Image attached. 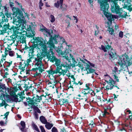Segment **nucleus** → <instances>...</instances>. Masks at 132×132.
<instances>
[{"mask_svg": "<svg viewBox=\"0 0 132 132\" xmlns=\"http://www.w3.org/2000/svg\"><path fill=\"white\" fill-rule=\"evenodd\" d=\"M86 90H84V89L83 90H82V93L85 95H86L87 94H89L90 93V92H86Z\"/></svg>", "mask_w": 132, "mask_h": 132, "instance_id": "obj_48", "label": "nucleus"}, {"mask_svg": "<svg viewBox=\"0 0 132 132\" xmlns=\"http://www.w3.org/2000/svg\"><path fill=\"white\" fill-rule=\"evenodd\" d=\"M34 115L35 119H37L38 118V114L37 112H34Z\"/></svg>", "mask_w": 132, "mask_h": 132, "instance_id": "obj_49", "label": "nucleus"}, {"mask_svg": "<svg viewBox=\"0 0 132 132\" xmlns=\"http://www.w3.org/2000/svg\"><path fill=\"white\" fill-rule=\"evenodd\" d=\"M87 71V73H93L94 71V70L92 69L88 68L86 69Z\"/></svg>", "mask_w": 132, "mask_h": 132, "instance_id": "obj_35", "label": "nucleus"}, {"mask_svg": "<svg viewBox=\"0 0 132 132\" xmlns=\"http://www.w3.org/2000/svg\"><path fill=\"white\" fill-rule=\"evenodd\" d=\"M32 126L34 129L35 130L38 132H40V131L38 128L35 123H32Z\"/></svg>", "mask_w": 132, "mask_h": 132, "instance_id": "obj_33", "label": "nucleus"}, {"mask_svg": "<svg viewBox=\"0 0 132 132\" xmlns=\"http://www.w3.org/2000/svg\"><path fill=\"white\" fill-rule=\"evenodd\" d=\"M114 79L116 81L118 82L119 81V79L118 76H117L115 75H114Z\"/></svg>", "mask_w": 132, "mask_h": 132, "instance_id": "obj_54", "label": "nucleus"}, {"mask_svg": "<svg viewBox=\"0 0 132 132\" xmlns=\"http://www.w3.org/2000/svg\"><path fill=\"white\" fill-rule=\"evenodd\" d=\"M70 77H71V78L73 80V82H74L73 84H75L76 85H78V83H76L75 82V78H74V77L73 76V75H72L71 76H70Z\"/></svg>", "mask_w": 132, "mask_h": 132, "instance_id": "obj_52", "label": "nucleus"}, {"mask_svg": "<svg viewBox=\"0 0 132 132\" xmlns=\"http://www.w3.org/2000/svg\"><path fill=\"white\" fill-rule=\"evenodd\" d=\"M20 123L22 127L20 128V130L24 132V129L26 127L25 122L23 121H21Z\"/></svg>", "mask_w": 132, "mask_h": 132, "instance_id": "obj_29", "label": "nucleus"}, {"mask_svg": "<svg viewBox=\"0 0 132 132\" xmlns=\"http://www.w3.org/2000/svg\"><path fill=\"white\" fill-rule=\"evenodd\" d=\"M55 61V65L57 67H59L61 65V61L59 59H57L55 57V59L53 60L54 61Z\"/></svg>", "mask_w": 132, "mask_h": 132, "instance_id": "obj_23", "label": "nucleus"}, {"mask_svg": "<svg viewBox=\"0 0 132 132\" xmlns=\"http://www.w3.org/2000/svg\"><path fill=\"white\" fill-rule=\"evenodd\" d=\"M90 86L89 84H86V88L84 89V90H88V92H90V91H92L91 88L90 87Z\"/></svg>", "mask_w": 132, "mask_h": 132, "instance_id": "obj_31", "label": "nucleus"}, {"mask_svg": "<svg viewBox=\"0 0 132 132\" xmlns=\"http://www.w3.org/2000/svg\"><path fill=\"white\" fill-rule=\"evenodd\" d=\"M70 77H71V78L73 80V82H74L73 84H75L76 85H78V83H76L75 82V78H74V77L73 76V75H72L71 76H70Z\"/></svg>", "mask_w": 132, "mask_h": 132, "instance_id": "obj_51", "label": "nucleus"}, {"mask_svg": "<svg viewBox=\"0 0 132 132\" xmlns=\"http://www.w3.org/2000/svg\"><path fill=\"white\" fill-rule=\"evenodd\" d=\"M39 119L41 122L44 124L46 123L47 122L46 119H45V117L43 116H40Z\"/></svg>", "mask_w": 132, "mask_h": 132, "instance_id": "obj_28", "label": "nucleus"}, {"mask_svg": "<svg viewBox=\"0 0 132 132\" xmlns=\"http://www.w3.org/2000/svg\"><path fill=\"white\" fill-rule=\"evenodd\" d=\"M24 83H25L24 86V87L25 88V90H29L30 89V87H31L30 85L29 84H28V85L26 83H27V81H26Z\"/></svg>", "mask_w": 132, "mask_h": 132, "instance_id": "obj_32", "label": "nucleus"}, {"mask_svg": "<svg viewBox=\"0 0 132 132\" xmlns=\"http://www.w3.org/2000/svg\"><path fill=\"white\" fill-rule=\"evenodd\" d=\"M70 77H71V78L73 80V82H74L73 84H75L76 85H78V83H76L75 82V78H74V77L73 76V75H72L71 76H70Z\"/></svg>", "mask_w": 132, "mask_h": 132, "instance_id": "obj_50", "label": "nucleus"}, {"mask_svg": "<svg viewBox=\"0 0 132 132\" xmlns=\"http://www.w3.org/2000/svg\"><path fill=\"white\" fill-rule=\"evenodd\" d=\"M63 0L57 1L56 3L54 4L55 6L57 8H59V6H60V7H62L63 5Z\"/></svg>", "mask_w": 132, "mask_h": 132, "instance_id": "obj_17", "label": "nucleus"}, {"mask_svg": "<svg viewBox=\"0 0 132 132\" xmlns=\"http://www.w3.org/2000/svg\"><path fill=\"white\" fill-rule=\"evenodd\" d=\"M95 125V124H94V122H93V120L92 121V122L90 123H89V128H92L94 127Z\"/></svg>", "mask_w": 132, "mask_h": 132, "instance_id": "obj_42", "label": "nucleus"}, {"mask_svg": "<svg viewBox=\"0 0 132 132\" xmlns=\"http://www.w3.org/2000/svg\"><path fill=\"white\" fill-rule=\"evenodd\" d=\"M9 27V25L8 23V24L5 23V25H4L3 26V27H2V30H1L3 32L5 33L6 32V30L8 29Z\"/></svg>", "mask_w": 132, "mask_h": 132, "instance_id": "obj_25", "label": "nucleus"}, {"mask_svg": "<svg viewBox=\"0 0 132 132\" xmlns=\"http://www.w3.org/2000/svg\"><path fill=\"white\" fill-rule=\"evenodd\" d=\"M40 30L41 31L46 33L47 35H48L51 36L50 31L46 28H45L44 29H42Z\"/></svg>", "mask_w": 132, "mask_h": 132, "instance_id": "obj_24", "label": "nucleus"}, {"mask_svg": "<svg viewBox=\"0 0 132 132\" xmlns=\"http://www.w3.org/2000/svg\"><path fill=\"white\" fill-rule=\"evenodd\" d=\"M28 102L29 104H30L32 105H34L35 103H36V102H35V100H33V98L32 100V99H29Z\"/></svg>", "mask_w": 132, "mask_h": 132, "instance_id": "obj_36", "label": "nucleus"}, {"mask_svg": "<svg viewBox=\"0 0 132 132\" xmlns=\"http://www.w3.org/2000/svg\"><path fill=\"white\" fill-rule=\"evenodd\" d=\"M45 124V127L48 130L50 129L53 126V124L47 122Z\"/></svg>", "mask_w": 132, "mask_h": 132, "instance_id": "obj_21", "label": "nucleus"}, {"mask_svg": "<svg viewBox=\"0 0 132 132\" xmlns=\"http://www.w3.org/2000/svg\"><path fill=\"white\" fill-rule=\"evenodd\" d=\"M6 66L7 67H9L12 64V62L11 61L10 62H6Z\"/></svg>", "mask_w": 132, "mask_h": 132, "instance_id": "obj_59", "label": "nucleus"}, {"mask_svg": "<svg viewBox=\"0 0 132 132\" xmlns=\"http://www.w3.org/2000/svg\"><path fill=\"white\" fill-rule=\"evenodd\" d=\"M36 42L38 43V44L35 45V47L38 49L40 53L43 55L46 56L48 59L51 61L53 62V60L55 59L54 53L51 50L50 51H47L46 44L47 41L45 39L44 40L42 38H38L36 40Z\"/></svg>", "mask_w": 132, "mask_h": 132, "instance_id": "obj_1", "label": "nucleus"}, {"mask_svg": "<svg viewBox=\"0 0 132 132\" xmlns=\"http://www.w3.org/2000/svg\"><path fill=\"white\" fill-rule=\"evenodd\" d=\"M16 23L17 26L16 28V30L14 31L15 34H21L22 33L26 31V21H24L17 22Z\"/></svg>", "mask_w": 132, "mask_h": 132, "instance_id": "obj_6", "label": "nucleus"}, {"mask_svg": "<svg viewBox=\"0 0 132 132\" xmlns=\"http://www.w3.org/2000/svg\"><path fill=\"white\" fill-rule=\"evenodd\" d=\"M131 59L126 54L119 56L117 62L120 65H126L129 66L132 64L130 62Z\"/></svg>", "mask_w": 132, "mask_h": 132, "instance_id": "obj_4", "label": "nucleus"}, {"mask_svg": "<svg viewBox=\"0 0 132 132\" xmlns=\"http://www.w3.org/2000/svg\"><path fill=\"white\" fill-rule=\"evenodd\" d=\"M0 89H1L0 91L1 93L3 95L0 96V100H2L3 97L7 94H8V92L10 90L9 89V88H6L4 84H0Z\"/></svg>", "mask_w": 132, "mask_h": 132, "instance_id": "obj_10", "label": "nucleus"}, {"mask_svg": "<svg viewBox=\"0 0 132 132\" xmlns=\"http://www.w3.org/2000/svg\"><path fill=\"white\" fill-rule=\"evenodd\" d=\"M8 105V104L4 101H3L2 103H0V106H1L5 105L7 106Z\"/></svg>", "mask_w": 132, "mask_h": 132, "instance_id": "obj_41", "label": "nucleus"}, {"mask_svg": "<svg viewBox=\"0 0 132 132\" xmlns=\"http://www.w3.org/2000/svg\"><path fill=\"white\" fill-rule=\"evenodd\" d=\"M17 57L20 58L21 61L19 63V65H27V64L25 63V61L21 59V55H18Z\"/></svg>", "mask_w": 132, "mask_h": 132, "instance_id": "obj_22", "label": "nucleus"}, {"mask_svg": "<svg viewBox=\"0 0 132 132\" xmlns=\"http://www.w3.org/2000/svg\"><path fill=\"white\" fill-rule=\"evenodd\" d=\"M66 69H62L60 70L59 72L58 73L60 74L61 75H64L66 74V73L68 71V68H65Z\"/></svg>", "mask_w": 132, "mask_h": 132, "instance_id": "obj_26", "label": "nucleus"}, {"mask_svg": "<svg viewBox=\"0 0 132 132\" xmlns=\"http://www.w3.org/2000/svg\"><path fill=\"white\" fill-rule=\"evenodd\" d=\"M109 55L111 58L114 59L117 55L116 51L114 49H111L110 51H109Z\"/></svg>", "mask_w": 132, "mask_h": 132, "instance_id": "obj_13", "label": "nucleus"}, {"mask_svg": "<svg viewBox=\"0 0 132 132\" xmlns=\"http://www.w3.org/2000/svg\"><path fill=\"white\" fill-rule=\"evenodd\" d=\"M59 70L58 69L57 67L56 69L54 70H50L48 71V73L51 75H53L54 74H57L59 72Z\"/></svg>", "mask_w": 132, "mask_h": 132, "instance_id": "obj_20", "label": "nucleus"}, {"mask_svg": "<svg viewBox=\"0 0 132 132\" xmlns=\"http://www.w3.org/2000/svg\"><path fill=\"white\" fill-rule=\"evenodd\" d=\"M62 67L65 68H68V65L66 62H65L64 63L63 62L61 64L60 66H59V67H57V68L59 70H59L60 71V70H61L62 69Z\"/></svg>", "mask_w": 132, "mask_h": 132, "instance_id": "obj_19", "label": "nucleus"}, {"mask_svg": "<svg viewBox=\"0 0 132 132\" xmlns=\"http://www.w3.org/2000/svg\"><path fill=\"white\" fill-rule=\"evenodd\" d=\"M32 108L33 109L34 112H38L39 113H41V111L35 105H32Z\"/></svg>", "mask_w": 132, "mask_h": 132, "instance_id": "obj_27", "label": "nucleus"}, {"mask_svg": "<svg viewBox=\"0 0 132 132\" xmlns=\"http://www.w3.org/2000/svg\"><path fill=\"white\" fill-rule=\"evenodd\" d=\"M78 66L79 67L80 69H82L83 68V64L82 63L80 62H78V64H77V66Z\"/></svg>", "mask_w": 132, "mask_h": 132, "instance_id": "obj_44", "label": "nucleus"}, {"mask_svg": "<svg viewBox=\"0 0 132 132\" xmlns=\"http://www.w3.org/2000/svg\"><path fill=\"white\" fill-rule=\"evenodd\" d=\"M12 85L14 86L15 84H16L17 83V82L15 78H13L12 79Z\"/></svg>", "mask_w": 132, "mask_h": 132, "instance_id": "obj_43", "label": "nucleus"}, {"mask_svg": "<svg viewBox=\"0 0 132 132\" xmlns=\"http://www.w3.org/2000/svg\"><path fill=\"white\" fill-rule=\"evenodd\" d=\"M122 1L123 2L125 0H114L113 2V4H112L111 10L113 13H115L119 16L122 18H126L127 16V13L123 11L121 8H120L116 2L117 1Z\"/></svg>", "mask_w": 132, "mask_h": 132, "instance_id": "obj_3", "label": "nucleus"}, {"mask_svg": "<svg viewBox=\"0 0 132 132\" xmlns=\"http://www.w3.org/2000/svg\"><path fill=\"white\" fill-rule=\"evenodd\" d=\"M6 56L4 55L3 54L2 56V59L1 60L4 61L6 59Z\"/></svg>", "mask_w": 132, "mask_h": 132, "instance_id": "obj_60", "label": "nucleus"}, {"mask_svg": "<svg viewBox=\"0 0 132 132\" xmlns=\"http://www.w3.org/2000/svg\"><path fill=\"white\" fill-rule=\"evenodd\" d=\"M12 10L13 12L14 20L15 22H17L26 21L22 13L20 12L19 9L13 7Z\"/></svg>", "mask_w": 132, "mask_h": 132, "instance_id": "obj_5", "label": "nucleus"}, {"mask_svg": "<svg viewBox=\"0 0 132 132\" xmlns=\"http://www.w3.org/2000/svg\"><path fill=\"white\" fill-rule=\"evenodd\" d=\"M108 30L109 31L110 34L111 35H112L114 32V30L113 29L112 27L108 28Z\"/></svg>", "mask_w": 132, "mask_h": 132, "instance_id": "obj_38", "label": "nucleus"}, {"mask_svg": "<svg viewBox=\"0 0 132 132\" xmlns=\"http://www.w3.org/2000/svg\"><path fill=\"white\" fill-rule=\"evenodd\" d=\"M69 48V46H67L66 47L67 49L65 51V52H62L61 49L59 48H57L55 49L56 51L58 53L59 55H63L65 54V53H69L71 51V50Z\"/></svg>", "mask_w": 132, "mask_h": 132, "instance_id": "obj_12", "label": "nucleus"}, {"mask_svg": "<svg viewBox=\"0 0 132 132\" xmlns=\"http://www.w3.org/2000/svg\"><path fill=\"white\" fill-rule=\"evenodd\" d=\"M9 89L10 90L8 92V94H10L11 95H13L14 94L15 92H17L18 90L17 88L16 87H14L13 88H10Z\"/></svg>", "mask_w": 132, "mask_h": 132, "instance_id": "obj_18", "label": "nucleus"}, {"mask_svg": "<svg viewBox=\"0 0 132 132\" xmlns=\"http://www.w3.org/2000/svg\"><path fill=\"white\" fill-rule=\"evenodd\" d=\"M42 55L39 54H37V57L35 58V65L36 66L37 68H33L32 70L36 72L34 74L35 76H39L43 71H44V66L42 61Z\"/></svg>", "mask_w": 132, "mask_h": 132, "instance_id": "obj_2", "label": "nucleus"}, {"mask_svg": "<svg viewBox=\"0 0 132 132\" xmlns=\"http://www.w3.org/2000/svg\"><path fill=\"white\" fill-rule=\"evenodd\" d=\"M40 128L41 129L42 132H46V131L44 129V127L42 126H40Z\"/></svg>", "mask_w": 132, "mask_h": 132, "instance_id": "obj_55", "label": "nucleus"}, {"mask_svg": "<svg viewBox=\"0 0 132 132\" xmlns=\"http://www.w3.org/2000/svg\"><path fill=\"white\" fill-rule=\"evenodd\" d=\"M108 0H98L100 4L101 10L102 11L105 15H106L108 12L109 5L107 3Z\"/></svg>", "mask_w": 132, "mask_h": 132, "instance_id": "obj_7", "label": "nucleus"}, {"mask_svg": "<svg viewBox=\"0 0 132 132\" xmlns=\"http://www.w3.org/2000/svg\"><path fill=\"white\" fill-rule=\"evenodd\" d=\"M118 72V68L116 67H115L114 68V70L113 71V72L116 73L117 72Z\"/></svg>", "mask_w": 132, "mask_h": 132, "instance_id": "obj_61", "label": "nucleus"}, {"mask_svg": "<svg viewBox=\"0 0 132 132\" xmlns=\"http://www.w3.org/2000/svg\"><path fill=\"white\" fill-rule=\"evenodd\" d=\"M67 7V6L65 5V7H63L62 6V7H60L61 9L63 11H65L66 10V8Z\"/></svg>", "mask_w": 132, "mask_h": 132, "instance_id": "obj_57", "label": "nucleus"}, {"mask_svg": "<svg viewBox=\"0 0 132 132\" xmlns=\"http://www.w3.org/2000/svg\"><path fill=\"white\" fill-rule=\"evenodd\" d=\"M5 63L4 61L0 60V67L4 66V63Z\"/></svg>", "mask_w": 132, "mask_h": 132, "instance_id": "obj_46", "label": "nucleus"}, {"mask_svg": "<svg viewBox=\"0 0 132 132\" xmlns=\"http://www.w3.org/2000/svg\"><path fill=\"white\" fill-rule=\"evenodd\" d=\"M45 96L43 95H41L40 96H38V95H36L35 96L33 97V100H35V102H39L40 101L42 100L43 98H45Z\"/></svg>", "mask_w": 132, "mask_h": 132, "instance_id": "obj_14", "label": "nucleus"}, {"mask_svg": "<svg viewBox=\"0 0 132 132\" xmlns=\"http://www.w3.org/2000/svg\"><path fill=\"white\" fill-rule=\"evenodd\" d=\"M50 20L52 23H53L55 21V19L54 16L53 15L51 14L50 15Z\"/></svg>", "mask_w": 132, "mask_h": 132, "instance_id": "obj_34", "label": "nucleus"}, {"mask_svg": "<svg viewBox=\"0 0 132 132\" xmlns=\"http://www.w3.org/2000/svg\"><path fill=\"white\" fill-rule=\"evenodd\" d=\"M32 56L31 55L30 56L29 58L27 59V60L26 61V62H27V63H26L27 64V65H28L30 62L31 61V60L32 59Z\"/></svg>", "mask_w": 132, "mask_h": 132, "instance_id": "obj_37", "label": "nucleus"}, {"mask_svg": "<svg viewBox=\"0 0 132 132\" xmlns=\"http://www.w3.org/2000/svg\"><path fill=\"white\" fill-rule=\"evenodd\" d=\"M112 23V21L111 20H109V21L106 23V26L108 28L111 27V26Z\"/></svg>", "mask_w": 132, "mask_h": 132, "instance_id": "obj_39", "label": "nucleus"}, {"mask_svg": "<svg viewBox=\"0 0 132 132\" xmlns=\"http://www.w3.org/2000/svg\"><path fill=\"white\" fill-rule=\"evenodd\" d=\"M72 62L73 63V64L75 66H77V62L75 60V58H72Z\"/></svg>", "mask_w": 132, "mask_h": 132, "instance_id": "obj_40", "label": "nucleus"}, {"mask_svg": "<svg viewBox=\"0 0 132 132\" xmlns=\"http://www.w3.org/2000/svg\"><path fill=\"white\" fill-rule=\"evenodd\" d=\"M9 51L7 49L5 48V54L4 55L6 56L8 54V52H9Z\"/></svg>", "mask_w": 132, "mask_h": 132, "instance_id": "obj_64", "label": "nucleus"}, {"mask_svg": "<svg viewBox=\"0 0 132 132\" xmlns=\"http://www.w3.org/2000/svg\"><path fill=\"white\" fill-rule=\"evenodd\" d=\"M42 38L41 37H39L36 38L34 40V42H35L36 43V44H34V45L32 46L31 47H28L25 44H26V39H25L24 38V39H23V42H24V43L25 45H24V46H23V47H22V49H23V50H27L28 49H29V50H30L31 52H34V49L35 48H36L37 49V50H38V49L37 48H36V47H35V45H37L38 44V42H36V39H37V38Z\"/></svg>", "mask_w": 132, "mask_h": 132, "instance_id": "obj_11", "label": "nucleus"}, {"mask_svg": "<svg viewBox=\"0 0 132 132\" xmlns=\"http://www.w3.org/2000/svg\"><path fill=\"white\" fill-rule=\"evenodd\" d=\"M105 16L107 17L108 20H111V21L114 19H116L117 18V16L116 15H112L111 14L108 13H107L106 15H105Z\"/></svg>", "mask_w": 132, "mask_h": 132, "instance_id": "obj_15", "label": "nucleus"}, {"mask_svg": "<svg viewBox=\"0 0 132 132\" xmlns=\"http://www.w3.org/2000/svg\"><path fill=\"white\" fill-rule=\"evenodd\" d=\"M67 53H65V55H62V57L64 58V59H65L66 60H69V57L66 54Z\"/></svg>", "mask_w": 132, "mask_h": 132, "instance_id": "obj_47", "label": "nucleus"}, {"mask_svg": "<svg viewBox=\"0 0 132 132\" xmlns=\"http://www.w3.org/2000/svg\"><path fill=\"white\" fill-rule=\"evenodd\" d=\"M51 38H50L49 41L48 42V43L46 44V45L48 44V47L50 48V49H52L53 48H55L54 44H56L57 43V40L58 38V36H55L53 38H52V35H51Z\"/></svg>", "mask_w": 132, "mask_h": 132, "instance_id": "obj_9", "label": "nucleus"}, {"mask_svg": "<svg viewBox=\"0 0 132 132\" xmlns=\"http://www.w3.org/2000/svg\"><path fill=\"white\" fill-rule=\"evenodd\" d=\"M27 66H28L27 65H19V68L21 70V72H23L25 70L26 67Z\"/></svg>", "mask_w": 132, "mask_h": 132, "instance_id": "obj_30", "label": "nucleus"}, {"mask_svg": "<svg viewBox=\"0 0 132 132\" xmlns=\"http://www.w3.org/2000/svg\"><path fill=\"white\" fill-rule=\"evenodd\" d=\"M119 37L121 38H122L123 36V33L122 31H120L119 34Z\"/></svg>", "mask_w": 132, "mask_h": 132, "instance_id": "obj_58", "label": "nucleus"}, {"mask_svg": "<svg viewBox=\"0 0 132 132\" xmlns=\"http://www.w3.org/2000/svg\"><path fill=\"white\" fill-rule=\"evenodd\" d=\"M87 62L88 63V64L90 65L92 67H94V64L90 62L89 61H87Z\"/></svg>", "mask_w": 132, "mask_h": 132, "instance_id": "obj_63", "label": "nucleus"}, {"mask_svg": "<svg viewBox=\"0 0 132 132\" xmlns=\"http://www.w3.org/2000/svg\"><path fill=\"white\" fill-rule=\"evenodd\" d=\"M62 101L63 103H66V102H68V101L67 99H62Z\"/></svg>", "mask_w": 132, "mask_h": 132, "instance_id": "obj_62", "label": "nucleus"}, {"mask_svg": "<svg viewBox=\"0 0 132 132\" xmlns=\"http://www.w3.org/2000/svg\"><path fill=\"white\" fill-rule=\"evenodd\" d=\"M105 80L106 82L108 84V85L106 87V89L108 90L111 89L114 86V81L108 75H105Z\"/></svg>", "mask_w": 132, "mask_h": 132, "instance_id": "obj_8", "label": "nucleus"}, {"mask_svg": "<svg viewBox=\"0 0 132 132\" xmlns=\"http://www.w3.org/2000/svg\"><path fill=\"white\" fill-rule=\"evenodd\" d=\"M9 55L11 56H14V52L12 51H9Z\"/></svg>", "mask_w": 132, "mask_h": 132, "instance_id": "obj_45", "label": "nucleus"}, {"mask_svg": "<svg viewBox=\"0 0 132 132\" xmlns=\"http://www.w3.org/2000/svg\"><path fill=\"white\" fill-rule=\"evenodd\" d=\"M111 47L109 45L108 43L106 45L104 46L103 45L101 46V49L102 50H103L104 52H106L107 51H108L110 49H111Z\"/></svg>", "mask_w": 132, "mask_h": 132, "instance_id": "obj_16", "label": "nucleus"}, {"mask_svg": "<svg viewBox=\"0 0 132 132\" xmlns=\"http://www.w3.org/2000/svg\"><path fill=\"white\" fill-rule=\"evenodd\" d=\"M90 94L92 96H95L96 94L95 93L94 91L92 89V91H90Z\"/></svg>", "mask_w": 132, "mask_h": 132, "instance_id": "obj_56", "label": "nucleus"}, {"mask_svg": "<svg viewBox=\"0 0 132 132\" xmlns=\"http://www.w3.org/2000/svg\"><path fill=\"white\" fill-rule=\"evenodd\" d=\"M51 131L52 132H58L57 129L55 127L52 128Z\"/></svg>", "mask_w": 132, "mask_h": 132, "instance_id": "obj_53", "label": "nucleus"}]
</instances>
